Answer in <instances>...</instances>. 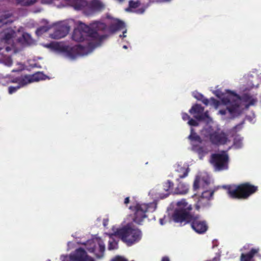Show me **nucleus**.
<instances>
[{
  "label": "nucleus",
  "mask_w": 261,
  "mask_h": 261,
  "mask_svg": "<svg viewBox=\"0 0 261 261\" xmlns=\"http://www.w3.org/2000/svg\"><path fill=\"white\" fill-rule=\"evenodd\" d=\"M5 64L8 66H12L13 64V61L11 58L6 59L5 61Z\"/></svg>",
  "instance_id": "39"
},
{
  "label": "nucleus",
  "mask_w": 261,
  "mask_h": 261,
  "mask_svg": "<svg viewBox=\"0 0 261 261\" xmlns=\"http://www.w3.org/2000/svg\"><path fill=\"white\" fill-rule=\"evenodd\" d=\"M98 241V245L99 247V251L101 255H103L105 251V245L102 241V240L101 239H98L97 240Z\"/></svg>",
  "instance_id": "29"
},
{
  "label": "nucleus",
  "mask_w": 261,
  "mask_h": 261,
  "mask_svg": "<svg viewBox=\"0 0 261 261\" xmlns=\"http://www.w3.org/2000/svg\"><path fill=\"white\" fill-rule=\"evenodd\" d=\"M94 251V248H92L91 252H93Z\"/></svg>",
  "instance_id": "48"
},
{
  "label": "nucleus",
  "mask_w": 261,
  "mask_h": 261,
  "mask_svg": "<svg viewBox=\"0 0 261 261\" xmlns=\"http://www.w3.org/2000/svg\"><path fill=\"white\" fill-rule=\"evenodd\" d=\"M192 149L193 151L197 152L200 159H202V158L206 153H208V149L206 147L200 146L197 144H192Z\"/></svg>",
  "instance_id": "17"
},
{
  "label": "nucleus",
  "mask_w": 261,
  "mask_h": 261,
  "mask_svg": "<svg viewBox=\"0 0 261 261\" xmlns=\"http://www.w3.org/2000/svg\"><path fill=\"white\" fill-rule=\"evenodd\" d=\"M177 205V207L174 210L172 215L173 220L181 225L189 224L193 216L191 214L192 205L189 204L185 199L178 201Z\"/></svg>",
  "instance_id": "5"
},
{
  "label": "nucleus",
  "mask_w": 261,
  "mask_h": 261,
  "mask_svg": "<svg viewBox=\"0 0 261 261\" xmlns=\"http://www.w3.org/2000/svg\"><path fill=\"white\" fill-rule=\"evenodd\" d=\"M30 35L28 34H24L23 35V37L24 38V39L25 40L26 39V37H30Z\"/></svg>",
  "instance_id": "45"
},
{
  "label": "nucleus",
  "mask_w": 261,
  "mask_h": 261,
  "mask_svg": "<svg viewBox=\"0 0 261 261\" xmlns=\"http://www.w3.org/2000/svg\"><path fill=\"white\" fill-rule=\"evenodd\" d=\"M140 4V3L139 1L135 2L133 0H130L129 1V7L130 8H137L139 6Z\"/></svg>",
  "instance_id": "33"
},
{
  "label": "nucleus",
  "mask_w": 261,
  "mask_h": 261,
  "mask_svg": "<svg viewBox=\"0 0 261 261\" xmlns=\"http://www.w3.org/2000/svg\"><path fill=\"white\" fill-rule=\"evenodd\" d=\"M126 32V30L125 29L123 32V34L122 35H120L119 36V37L120 38H122V37H126V36L124 35V34Z\"/></svg>",
  "instance_id": "44"
},
{
  "label": "nucleus",
  "mask_w": 261,
  "mask_h": 261,
  "mask_svg": "<svg viewBox=\"0 0 261 261\" xmlns=\"http://www.w3.org/2000/svg\"><path fill=\"white\" fill-rule=\"evenodd\" d=\"M111 261H128L127 259L120 255H116Z\"/></svg>",
  "instance_id": "35"
},
{
  "label": "nucleus",
  "mask_w": 261,
  "mask_h": 261,
  "mask_svg": "<svg viewBox=\"0 0 261 261\" xmlns=\"http://www.w3.org/2000/svg\"><path fill=\"white\" fill-rule=\"evenodd\" d=\"M210 101L211 102V105L214 106L215 107H218L220 105V102L214 97L211 98L209 100V102Z\"/></svg>",
  "instance_id": "36"
},
{
  "label": "nucleus",
  "mask_w": 261,
  "mask_h": 261,
  "mask_svg": "<svg viewBox=\"0 0 261 261\" xmlns=\"http://www.w3.org/2000/svg\"><path fill=\"white\" fill-rule=\"evenodd\" d=\"M4 80L5 82V83L3 84L4 85H8L10 83H17L19 85V77L7 76L4 78Z\"/></svg>",
  "instance_id": "25"
},
{
  "label": "nucleus",
  "mask_w": 261,
  "mask_h": 261,
  "mask_svg": "<svg viewBox=\"0 0 261 261\" xmlns=\"http://www.w3.org/2000/svg\"><path fill=\"white\" fill-rule=\"evenodd\" d=\"M189 224L191 228L199 234L204 233L208 227L206 221L202 220L199 215H193Z\"/></svg>",
  "instance_id": "8"
},
{
  "label": "nucleus",
  "mask_w": 261,
  "mask_h": 261,
  "mask_svg": "<svg viewBox=\"0 0 261 261\" xmlns=\"http://www.w3.org/2000/svg\"><path fill=\"white\" fill-rule=\"evenodd\" d=\"M31 75L32 82H38L40 80H45V75L42 72H37Z\"/></svg>",
  "instance_id": "23"
},
{
  "label": "nucleus",
  "mask_w": 261,
  "mask_h": 261,
  "mask_svg": "<svg viewBox=\"0 0 261 261\" xmlns=\"http://www.w3.org/2000/svg\"><path fill=\"white\" fill-rule=\"evenodd\" d=\"M48 28L47 27L44 26L38 28L36 31V33L37 35H41L43 33L47 32Z\"/></svg>",
  "instance_id": "31"
},
{
  "label": "nucleus",
  "mask_w": 261,
  "mask_h": 261,
  "mask_svg": "<svg viewBox=\"0 0 261 261\" xmlns=\"http://www.w3.org/2000/svg\"><path fill=\"white\" fill-rule=\"evenodd\" d=\"M174 187V183L170 180H167L163 184V189L165 191L167 192L166 196H168L173 192Z\"/></svg>",
  "instance_id": "19"
},
{
  "label": "nucleus",
  "mask_w": 261,
  "mask_h": 261,
  "mask_svg": "<svg viewBox=\"0 0 261 261\" xmlns=\"http://www.w3.org/2000/svg\"><path fill=\"white\" fill-rule=\"evenodd\" d=\"M129 202V197H127L125 198L124 203L125 204H127Z\"/></svg>",
  "instance_id": "42"
},
{
  "label": "nucleus",
  "mask_w": 261,
  "mask_h": 261,
  "mask_svg": "<svg viewBox=\"0 0 261 261\" xmlns=\"http://www.w3.org/2000/svg\"><path fill=\"white\" fill-rule=\"evenodd\" d=\"M123 47L125 49L127 48L126 45H124Z\"/></svg>",
  "instance_id": "47"
},
{
  "label": "nucleus",
  "mask_w": 261,
  "mask_h": 261,
  "mask_svg": "<svg viewBox=\"0 0 261 261\" xmlns=\"http://www.w3.org/2000/svg\"><path fill=\"white\" fill-rule=\"evenodd\" d=\"M221 114H224V112H223L222 111H221Z\"/></svg>",
  "instance_id": "50"
},
{
  "label": "nucleus",
  "mask_w": 261,
  "mask_h": 261,
  "mask_svg": "<svg viewBox=\"0 0 261 261\" xmlns=\"http://www.w3.org/2000/svg\"><path fill=\"white\" fill-rule=\"evenodd\" d=\"M189 172V168L177 165L176 167L174 172L172 174L171 176L172 177H176V180L178 181L180 178H183L187 177L188 175Z\"/></svg>",
  "instance_id": "10"
},
{
  "label": "nucleus",
  "mask_w": 261,
  "mask_h": 261,
  "mask_svg": "<svg viewBox=\"0 0 261 261\" xmlns=\"http://www.w3.org/2000/svg\"><path fill=\"white\" fill-rule=\"evenodd\" d=\"M19 77V86L20 87L26 85L29 83H32V79L30 75H25L23 76H20Z\"/></svg>",
  "instance_id": "22"
},
{
  "label": "nucleus",
  "mask_w": 261,
  "mask_h": 261,
  "mask_svg": "<svg viewBox=\"0 0 261 261\" xmlns=\"http://www.w3.org/2000/svg\"><path fill=\"white\" fill-rule=\"evenodd\" d=\"M189 187L184 182H179L175 189L174 193L176 194H186L188 192Z\"/></svg>",
  "instance_id": "18"
},
{
  "label": "nucleus",
  "mask_w": 261,
  "mask_h": 261,
  "mask_svg": "<svg viewBox=\"0 0 261 261\" xmlns=\"http://www.w3.org/2000/svg\"><path fill=\"white\" fill-rule=\"evenodd\" d=\"M223 188L226 190L229 198L234 199H247L258 191V187L249 182L238 185H224Z\"/></svg>",
  "instance_id": "3"
},
{
  "label": "nucleus",
  "mask_w": 261,
  "mask_h": 261,
  "mask_svg": "<svg viewBox=\"0 0 261 261\" xmlns=\"http://www.w3.org/2000/svg\"><path fill=\"white\" fill-rule=\"evenodd\" d=\"M54 0H42V3L43 4H50L53 2Z\"/></svg>",
  "instance_id": "41"
},
{
  "label": "nucleus",
  "mask_w": 261,
  "mask_h": 261,
  "mask_svg": "<svg viewBox=\"0 0 261 261\" xmlns=\"http://www.w3.org/2000/svg\"><path fill=\"white\" fill-rule=\"evenodd\" d=\"M188 123L189 125L193 126H197L199 125L198 122L196 120H194L191 118L189 119Z\"/></svg>",
  "instance_id": "38"
},
{
  "label": "nucleus",
  "mask_w": 261,
  "mask_h": 261,
  "mask_svg": "<svg viewBox=\"0 0 261 261\" xmlns=\"http://www.w3.org/2000/svg\"><path fill=\"white\" fill-rule=\"evenodd\" d=\"M182 118L184 120H187L190 119V116L186 113H183L182 114Z\"/></svg>",
  "instance_id": "40"
},
{
  "label": "nucleus",
  "mask_w": 261,
  "mask_h": 261,
  "mask_svg": "<svg viewBox=\"0 0 261 261\" xmlns=\"http://www.w3.org/2000/svg\"><path fill=\"white\" fill-rule=\"evenodd\" d=\"M209 139L211 143L216 146L226 144L227 137L226 134L219 130L213 131L209 134Z\"/></svg>",
  "instance_id": "9"
},
{
  "label": "nucleus",
  "mask_w": 261,
  "mask_h": 261,
  "mask_svg": "<svg viewBox=\"0 0 261 261\" xmlns=\"http://www.w3.org/2000/svg\"><path fill=\"white\" fill-rule=\"evenodd\" d=\"M112 236L118 237L127 245L132 246L141 239L142 233L139 229L133 227L130 224H127L117 229L116 231L111 234V236Z\"/></svg>",
  "instance_id": "4"
},
{
  "label": "nucleus",
  "mask_w": 261,
  "mask_h": 261,
  "mask_svg": "<svg viewBox=\"0 0 261 261\" xmlns=\"http://www.w3.org/2000/svg\"><path fill=\"white\" fill-rule=\"evenodd\" d=\"M11 47H9V46H7V47H6V48H5V50H6V51L7 52H8V51H10V50H11Z\"/></svg>",
  "instance_id": "46"
},
{
  "label": "nucleus",
  "mask_w": 261,
  "mask_h": 261,
  "mask_svg": "<svg viewBox=\"0 0 261 261\" xmlns=\"http://www.w3.org/2000/svg\"><path fill=\"white\" fill-rule=\"evenodd\" d=\"M70 27L66 24L59 26L55 31V36L57 38H61L66 36L70 31Z\"/></svg>",
  "instance_id": "13"
},
{
  "label": "nucleus",
  "mask_w": 261,
  "mask_h": 261,
  "mask_svg": "<svg viewBox=\"0 0 261 261\" xmlns=\"http://www.w3.org/2000/svg\"><path fill=\"white\" fill-rule=\"evenodd\" d=\"M84 50V47L82 45L79 44L68 48L67 51L70 56L74 57L77 55L82 54Z\"/></svg>",
  "instance_id": "15"
},
{
  "label": "nucleus",
  "mask_w": 261,
  "mask_h": 261,
  "mask_svg": "<svg viewBox=\"0 0 261 261\" xmlns=\"http://www.w3.org/2000/svg\"><path fill=\"white\" fill-rule=\"evenodd\" d=\"M214 193V191L206 190L202 193L201 196L198 201V205L196 206V208L198 210L201 205L202 201L204 200L205 202L207 203L208 201L213 197Z\"/></svg>",
  "instance_id": "16"
},
{
  "label": "nucleus",
  "mask_w": 261,
  "mask_h": 261,
  "mask_svg": "<svg viewBox=\"0 0 261 261\" xmlns=\"http://www.w3.org/2000/svg\"><path fill=\"white\" fill-rule=\"evenodd\" d=\"M149 207V204L137 203L134 207L130 206V209L134 211L133 222L138 225H141L144 219L147 217L146 214Z\"/></svg>",
  "instance_id": "7"
},
{
  "label": "nucleus",
  "mask_w": 261,
  "mask_h": 261,
  "mask_svg": "<svg viewBox=\"0 0 261 261\" xmlns=\"http://www.w3.org/2000/svg\"><path fill=\"white\" fill-rule=\"evenodd\" d=\"M125 27V23L123 21L116 19L109 26V30L111 33H114L118 31L123 30Z\"/></svg>",
  "instance_id": "14"
},
{
  "label": "nucleus",
  "mask_w": 261,
  "mask_h": 261,
  "mask_svg": "<svg viewBox=\"0 0 261 261\" xmlns=\"http://www.w3.org/2000/svg\"><path fill=\"white\" fill-rule=\"evenodd\" d=\"M194 97L198 100L201 101L205 106H207L209 103V100L204 97V96L200 93H197Z\"/></svg>",
  "instance_id": "27"
},
{
  "label": "nucleus",
  "mask_w": 261,
  "mask_h": 261,
  "mask_svg": "<svg viewBox=\"0 0 261 261\" xmlns=\"http://www.w3.org/2000/svg\"><path fill=\"white\" fill-rule=\"evenodd\" d=\"M132 261H134V260H132Z\"/></svg>",
  "instance_id": "51"
},
{
  "label": "nucleus",
  "mask_w": 261,
  "mask_h": 261,
  "mask_svg": "<svg viewBox=\"0 0 261 261\" xmlns=\"http://www.w3.org/2000/svg\"><path fill=\"white\" fill-rule=\"evenodd\" d=\"M259 249L252 248L248 252L242 253L240 256V261H255L254 257L259 252Z\"/></svg>",
  "instance_id": "12"
},
{
  "label": "nucleus",
  "mask_w": 261,
  "mask_h": 261,
  "mask_svg": "<svg viewBox=\"0 0 261 261\" xmlns=\"http://www.w3.org/2000/svg\"><path fill=\"white\" fill-rule=\"evenodd\" d=\"M90 257L82 248L77 249L74 254L71 256L72 259L74 261H88Z\"/></svg>",
  "instance_id": "11"
},
{
  "label": "nucleus",
  "mask_w": 261,
  "mask_h": 261,
  "mask_svg": "<svg viewBox=\"0 0 261 261\" xmlns=\"http://www.w3.org/2000/svg\"><path fill=\"white\" fill-rule=\"evenodd\" d=\"M199 178H196L195 179L193 184V189L194 191L198 190L199 188Z\"/></svg>",
  "instance_id": "37"
},
{
  "label": "nucleus",
  "mask_w": 261,
  "mask_h": 261,
  "mask_svg": "<svg viewBox=\"0 0 261 261\" xmlns=\"http://www.w3.org/2000/svg\"><path fill=\"white\" fill-rule=\"evenodd\" d=\"M226 92L227 95L221 98V101L224 105H227V110L231 114L239 113L241 99L245 102H248L246 105V108L254 105L256 102V100L248 94H244L241 97L233 91L227 90Z\"/></svg>",
  "instance_id": "2"
},
{
  "label": "nucleus",
  "mask_w": 261,
  "mask_h": 261,
  "mask_svg": "<svg viewBox=\"0 0 261 261\" xmlns=\"http://www.w3.org/2000/svg\"><path fill=\"white\" fill-rule=\"evenodd\" d=\"M194 117L198 121H204L206 120H211V118L209 116L208 112L207 111L203 112L200 115H195Z\"/></svg>",
  "instance_id": "24"
},
{
  "label": "nucleus",
  "mask_w": 261,
  "mask_h": 261,
  "mask_svg": "<svg viewBox=\"0 0 261 261\" xmlns=\"http://www.w3.org/2000/svg\"><path fill=\"white\" fill-rule=\"evenodd\" d=\"M188 139L191 142H197L199 143H202V140L200 137L197 135L195 132L193 128H191L190 135L188 136Z\"/></svg>",
  "instance_id": "21"
},
{
  "label": "nucleus",
  "mask_w": 261,
  "mask_h": 261,
  "mask_svg": "<svg viewBox=\"0 0 261 261\" xmlns=\"http://www.w3.org/2000/svg\"><path fill=\"white\" fill-rule=\"evenodd\" d=\"M117 243L114 240H110L109 241V246H108V249L111 250L113 249H115L117 248Z\"/></svg>",
  "instance_id": "32"
},
{
  "label": "nucleus",
  "mask_w": 261,
  "mask_h": 261,
  "mask_svg": "<svg viewBox=\"0 0 261 261\" xmlns=\"http://www.w3.org/2000/svg\"><path fill=\"white\" fill-rule=\"evenodd\" d=\"M12 14L10 13H5L0 16V26L8 23V19L12 16Z\"/></svg>",
  "instance_id": "26"
},
{
  "label": "nucleus",
  "mask_w": 261,
  "mask_h": 261,
  "mask_svg": "<svg viewBox=\"0 0 261 261\" xmlns=\"http://www.w3.org/2000/svg\"><path fill=\"white\" fill-rule=\"evenodd\" d=\"M20 86L18 85L17 86H10L8 88V93L10 94H12L15 92H16L19 88H20Z\"/></svg>",
  "instance_id": "34"
},
{
  "label": "nucleus",
  "mask_w": 261,
  "mask_h": 261,
  "mask_svg": "<svg viewBox=\"0 0 261 261\" xmlns=\"http://www.w3.org/2000/svg\"><path fill=\"white\" fill-rule=\"evenodd\" d=\"M204 111V108L199 104H195L189 110V113L191 114L200 115Z\"/></svg>",
  "instance_id": "20"
},
{
  "label": "nucleus",
  "mask_w": 261,
  "mask_h": 261,
  "mask_svg": "<svg viewBox=\"0 0 261 261\" xmlns=\"http://www.w3.org/2000/svg\"><path fill=\"white\" fill-rule=\"evenodd\" d=\"M106 29L107 25L99 21L91 23L90 25L79 22V25L73 31L72 38L76 42L87 40L90 41L89 45L94 48L100 45L101 42L108 37L107 35H100L98 33Z\"/></svg>",
  "instance_id": "1"
},
{
  "label": "nucleus",
  "mask_w": 261,
  "mask_h": 261,
  "mask_svg": "<svg viewBox=\"0 0 261 261\" xmlns=\"http://www.w3.org/2000/svg\"><path fill=\"white\" fill-rule=\"evenodd\" d=\"M228 162V155L224 151L220 153H213L211 155V163L217 170L221 171L227 169Z\"/></svg>",
  "instance_id": "6"
},
{
  "label": "nucleus",
  "mask_w": 261,
  "mask_h": 261,
  "mask_svg": "<svg viewBox=\"0 0 261 261\" xmlns=\"http://www.w3.org/2000/svg\"><path fill=\"white\" fill-rule=\"evenodd\" d=\"M237 127H238V125H236V126H234V128L236 129Z\"/></svg>",
  "instance_id": "49"
},
{
  "label": "nucleus",
  "mask_w": 261,
  "mask_h": 261,
  "mask_svg": "<svg viewBox=\"0 0 261 261\" xmlns=\"http://www.w3.org/2000/svg\"><path fill=\"white\" fill-rule=\"evenodd\" d=\"M14 32L12 31L6 32L4 34L3 37V39L6 41H7L13 37Z\"/></svg>",
  "instance_id": "30"
},
{
  "label": "nucleus",
  "mask_w": 261,
  "mask_h": 261,
  "mask_svg": "<svg viewBox=\"0 0 261 261\" xmlns=\"http://www.w3.org/2000/svg\"><path fill=\"white\" fill-rule=\"evenodd\" d=\"M36 0H17L18 4L22 6H29L34 4Z\"/></svg>",
  "instance_id": "28"
},
{
  "label": "nucleus",
  "mask_w": 261,
  "mask_h": 261,
  "mask_svg": "<svg viewBox=\"0 0 261 261\" xmlns=\"http://www.w3.org/2000/svg\"><path fill=\"white\" fill-rule=\"evenodd\" d=\"M161 261H170V259L168 257L164 256L162 258Z\"/></svg>",
  "instance_id": "43"
}]
</instances>
